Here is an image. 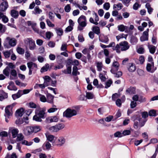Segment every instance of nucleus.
Here are the masks:
<instances>
[{
	"mask_svg": "<svg viewBox=\"0 0 158 158\" xmlns=\"http://www.w3.org/2000/svg\"><path fill=\"white\" fill-rule=\"evenodd\" d=\"M46 111L45 107L40 109L39 112H35V115L33 117V120L37 122H41L42 118L45 117Z\"/></svg>",
	"mask_w": 158,
	"mask_h": 158,
	"instance_id": "nucleus-1",
	"label": "nucleus"
},
{
	"mask_svg": "<svg viewBox=\"0 0 158 158\" xmlns=\"http://www.w3.org/2000/svg\"><path fill=\"white\" fill-rule=\"evenodd\" d=\"M16 44L17 41L15 39L8 37L6 38L3 45L5 48H9L15 46Z\"/></svg>",
	"mask_w": 158,
	"mask_h": 158,
	"instance_id": "nucleus-2",
	"label": "nucleus"
},
{
	"mask_svg": "<svg viewBox=\"0 0 158 158\" xmlns=\"http://www.w3.org/2000/svg\"><path fill=\"white\" fill-rule=\"evenodd\" d=\"M77 22L79 24L77 27L78 30H82L87 24L86 17L83 15H81L78 19Z\"/></svg>",
	"mask_w": 158,
	"mask_h": 158,
	"instance_id": "nucleus-3",
	"label": "nucleus"
},
{
	"mask_svg": "<svg viewBox=\"0 0 158 158\" xmlns=\"http://www.w3.org/2000/svg\"><path fill=\"white\" fill-rule=\"evenodd\" d=\"M16 105L15 103L12 104L7 106L5 109V113L4 114V116L6 118H9L12 116L13 113L12 109L13 107Z\"/></svg>",
	"mask_w": 158,
	"mask_h": 158,
	"instance_id": "nucleus-4",
	"label": "nucleus"
},
{
	"mask_svg": "<svg viewBox=\"0 0 158 158\" xmlns=\"http://www.w3.org/2000/svg\"><path fill=\"white\" fill-rule=\"evenodd\" d=\"M27 67L29 69L28 74L31 75L32 74V71L35 73L38 69L37 64L33 62L30 61L27 63Z\"/></svg>",
	"mask_w": 158,
	"mask_h": 158,
	"instance_id": "nucleus-5",
	"label": "nucleus"
},
{
	"mask_svg": "<svg viewBox=\"0 0 158 158\" xmlns=\"http://www.w3.org/2000/svg\"><path fill=\"white\" fill-rule=\"evenodd\" d=\"M77 112L76 110L70 108H68L63 113V116L66 118H71L76 115Z\"/></svg>",
	"mask_w": 158,
	"mask_h": 158,
	"instance_id": "nucleus-6",
	"label": "nucleus"
},
{
	"mask_svg": "<svg viewBox=\"0 0 158 158\" xmlns=\"http://www.w3.org/2000/svg\"><path fill=\"white\" fill-rule=\"evenodd\" d=\"M25 44L29 46L30 50H33L35 49L36 45L35 41L31 38H27L24 40Z\"/></svg>",
	"mask_w": 158,
	"mask_h": 158,
	"instance_id": "nucleus-7",
	"label": "nucleus"
},
{
	"mask_svg": "<svg viewBox=\"0 0 158 158\" xmlns=\"http://www.w3.org/2000/svg\"><path fill=\"white\" fill-rule=\"evenodd\" d=\"M142 118H138L137 120H135L134 122L133 127L135 129H137L139 127L140 128L144 125L146 122V121H144L142 122Z\"/></svg>",
	"mask_w": 158,
	"mask_h": 158,
	"instance_id": "nucleus-8",
	"label": "nucleus"
},
{
	"mask_svg": "<svg viewBox=\"0 0 158 158\" xmlns=\"http://www.w3.org/2000/svg\"><path fill=\"white\" fill-rule=\"evenodd\" d=\"M29 123L28 117H23V118L17 119L15 121V123L19 126L25 123V124H27Z\"/></svg>",
	"mask_w": 158,
	"mask_h": 158,
	"instance_id": "nucleus-9",
	"label": "nucleus"
},
{
	"mask_svg": "<svg viewBox=\"0 0 158 158\" xmlns=\"http://www.w3.org/2000/svg\"><path fill=\"white\" fill-rule=\"evenodd\" d=\"M59 119V117L56 116H50L46 118L45 122L47 123L56 122L58 121Z\"/></svg>",
	"mask_w": 158,
	"mask_h": 158,
	"instance_id": "nucleus-10",
	"label": "nucleus"
},
{
	"mask_svg": "<svg viewBox=\"0 0 158 158\" xmlns=\"http://www.w3.org/2000/svg\"><path fill=\"white\" fill-rule=\"evenodd\" d=\"M119 43L122 51H126L129 48L130 46L127 41H124L121 42Z\"/></svg>",
	"mask_w": 158,
	"mask_h": 158,
	"instance_id": "nucleus-11",
	"label": "nucleus"
},
{
	"mask_svg": "<svg viewBox=\"0 0 158 158\" xmlns=\"http://www.w3.org/2000/svg\"><path fill=\"white\" fill-rule=\"evenodd\" d=\"M32 126H27L23 129V133L26 136L31 135L33 133Z\"/></svg>",
	"mask_w": 158,
	"mask_h": 158,
	"instance_id": "nucleus-12",
	"label": "nucleus"
},
{
	"mask_svg": "<svg viewBox=\"0 0 158 158\" xmlns=\"http://www.w3.org/2000/svg\"><path fill=\"white\" fill-rule=\"evenodd\" d=\"M119 66V64L117 61H114L112 64V67L110 70L111 72L113 74H114L117 71Z\"/></svg>",
	"mask_w": 158,
	"mask_h": 158,
	"instance_id": "nucleus-13",
	"label": "nucleus"
},
{
	"mask_svg": "<svg viewBox=\"0 0 158 158\" xmlns=\"http://www.w3.org/2000/svg\"><path fill=\"white\" fill-rule=\"evenodd\" d=\"M146 69L148 72L153 73L156 69V68L154 67V63L152 62L151 64L148 63L147 64Z\"/></svg>",
	"mask_w": 158,
	"mask_h": 158,
	"instance_id": "nucleus-14",
	"label": "nucleus"
},
{
	"mask_svg": "<svg viewBox=\"0 0 158 158\" xmlns=\"http://www.w3.org/2000/svg\"><path fill=\"white\" fill-rule=\"evenodd\" d=\"M118 30L120 31L123 32L124 31L125 32L128 33L130 32L129 27L124 25L123 24L118 25Z\"/></svg>",
	"mask_w": 158,
	"mask_h": 158,
	"instance_id": "nucleus-15",
	"label": "nucleus"
},
{
	"mask_svg": "<svg viewBox=\"0 0 158 158\" xmlns=\"http://www.w3.org/2000/svg\"><path fill=\"white\" fill-rule=\"evenodd\" d=\"M8 5L7 2L5 1L0 5V10L2 11H5L8 7Z\"/></svg>",
	"mask_w": 158,
	"mask_h": 158,
	"instance_id": "nucleus-16",
	"label": "nucleus"
},
{
	"mask_svg": "<svg viewBox=\"0 0 158 158\" xmlns=\"http://www.w3.org/2000/svg\"><path fill=\"white\" fill-rule=\"evenodd\" d=\"M35 96L40 99V101L43 102H47V98L43 95L39 94L38 92H36L35 94Z\"/></svg>",
	"mask_w": 158,
	"mask_h": 158,
	"instance_id": "nucleus-17",
	"label": "nucleus"
},
{
	"mask_svg": "<svg viewBox=\"0 0 158 158\" xmlns=\"http://www.w3.org/2000/svg\"><path fill=\"white\" fill-rule=\"evenodd\" d=\"M44 85L46 86H48L50 85V83L52 79L51 78L48 76H46L44 77Z\"/></svg>",
	"mask_w": 158,
	"mask_h": 158,
	"instance_id": "nucleus-18",
	"label": "nucleus"
},
{
	"mask_svg": "<svg viewBox=\"0 0 158 158\" xmlns=\"http://www.w3.org/2000/svg\"><path fill=\"white\" fill-rule=\"evenodd\" d=\"M46 136L47 140L49 141L52 143H54L55 142L56 138L54 135H52L46 134Z\"/></svg>",
	"mask_w": 158,
	"mask_h": 158,
	"instance_id": "nucleus-19",
	"label": "nucleus"
},
{
	"mask_svg": "<svg viewBox=\"0 0 158 158\" xmlns=\"http://www.w3.org/2000/svg\"><path fill=\"white\" fill-rule=\"evenodd\" d=\"M127 68L128 71L131 72H134L136 69L135 64L132 63H129L128 65Z\"/></svg>",
	"mask_w": 158,
	"mask_h": 158,
	"instance_id": "nucleus-20",
	"label": "nucleus"
},
{
	"mask_svg": "<svg viewBox=\"0 0 158 158\" xmlns=\"http://www.w3.org/2000/svg\"><path fill=\"white\" fill-rule=\"evenodd\" d=\"M12 134V136L13 138L17 137L18 135L19 131L17 128H11L9 129Z\"/></svg>",
	"mask_w": 158,
	"mask_h": 158,
	"instance_id": "nucleus-21",
	"label": "nucleus"
},
{
	"mask_svg": "<svg viewBox=\"0 0 158 158\" xmlns=\"http://www.w3.org/2000/svg\"><path fill=\"white\" fill-rule=\"evenodd\" d=\"M103 72L104 73H100L99 75V77L102 81H104L107 79L106 74V72L104 71Z\"/></svg>",
	"mask_w": 158,
	"mask_h": 158,
	"instance_id": "nucleus-22",
	"label": "nucleus"
},
{
	"mask_svg": "<svg viewBox=\"0 0 158 158\" xmlns=\"http://www.w3.org/2000/svg\"><path fill=\"white\" fill-rule=\"evenodd\" d=\"M7 88L10 90L16 91L17 89V88L14 85V83L12 81H10L9 83V85L7 86Z\"/></svg>",
	"mask_w": 158,
	"mask_h": 158,
	"instance_id": "nucleus-23",
	"label": "nucleus"
},
{
	"mask_svg": "<svg viewBox=\"0 0 158 158\" xmlns=\"http://www.w3.org/2000/svg\"><path fill=\"white\" fill-rule=\"evenodd\" d=\"M47 96V102L52 103L53 102V99L54 96L50 94H48L46 95Z\"/></svg>",
	"mask_w": 158,
	"mask_h": 158,
	"instance_id": "nucleus-24",
	"label": "nucleus"
},
{
	"mask_svg": "<svg viewBox=\"0 0 158 158\" xmlns=\"http://www.w3.org/2000/svg\"><path fill=\"white\" fill-rule=\"evenodd\" d=\"M10 14L12 17L15 19L17 18L19 15L18 11L15 10H11Z\"/></svg>",
	"mask_w": 158,
	"mask_h": 158,
	"instance_id": "nucleus-25",
	"label": "nucleus"
},
{
	"mask_svg": "<svg viewBox=\"0 0 158 158\" xmlns=\"http://www.w3.org/2000/svg\"><path fill=\"white\" fill-rule=\"evenodd\" d=\"M127 94H133L135 93V89L134 87H130L126 90Z\"/></svg>",
	"mask_w": 158,
	"mask_h": 158,
	"instance_id": "nucleus-26",
	"label": "nucleus"
},
{
	"mask_svg": "<svg viewBox=\"0 0 158 158\" xmlns=\"http://www.w3.org/2000/svg\"><path fill=\"white\" fill-rule=\"evenodd\" d=\"M148 48L150 52L152 54H154L155 52L156 47L155 46L150 45H148Z\"/></svg>",
	"mask_w": 158,
	"mask_h": 158,
	"instance_id": "nucleus-27",
	"label": "nucleus"
},
{
	"mask_svg": "<svg viewBox=\"0 0 158 158\" xmlns=\"http://www.w3.org/2000/svg\"><path fill=\"white\" fill-rule=\"evenodd\" d=\"M92 30L94 33L98 35H99L100 33V28L98 26H94L92 27Z\"/></svg>",
	"mask_w": 158,
	"mask_h": 158,
	"instance_id": "nucleus-28",
	"label": "nucleus"
},
{
	"mask_svg": "<svg viewBox=\"0 0 158 158\" xmlns=\"http://www.w3.org/2000/svg\"><path fill=\"white\" fill-rule=\"evenodd\" d=\"M24 110V109L23 108L17 110L16 112V115L21 117L23 114Z\"/></svg>",
	"mask_w": 158,
	"mask_h": 158,
	"instance_id": "nucleus-29",
	"label": "nucleus"
},
{
	"mask_svg": "<svg viewBox=\"0 0 158 158\" xmlns=\"http://www.w3.org/2000/svg\"><path fill=\"white\" fill-rule=\"evenodd\" d=\"M96 65L98 71H101L102 70L103 67V64L102 62H97L96 63Z\"/></svg>",
	"mask_w": 158,
	"mask_h": 158,
	"instance_id": "nucleus-30",
	"label": "nucleus"
},
{
	"mask_svg": "<svg viewBox=\"0 0 158 158\" xmlns=\"http://www.w3.org/2000/svg\"><path fill=\"white\" fill-rule=\"evenodd\" d=\"M100 40L101 42L105 43H107L109 41L108 36L104 35H103Z\"/></svg>",
	"mask_w": 158,
	"mask_h": 158,
	"instance_id": "nucleus-31",
	"label": "nucleus"
},
{
	"mask_svg": "<svg viewBox=\"0 0 158 158\" xmlns=\"http://www.w3.org/2000/svg\"><path fill=\"white\" fill-rule=\"evenodd\" d=\"M42 12V10L40 9L38 6H36L34 9V11H32V13L35 15L39 14Z\"/></svg>",
	"mask_w": 158,
	"mask_h": 158,
	"instance_id": "nucleus-32",
	"label": "nucleus"
},
{
	"mask_svg": "<svg viewBox=\"0 0 158 158\" xmlns=\"http://www.w3.org/2000/svg\"><path fill=\"white\" fill-rule=\"evenodd\" d=\"M113 50L115 51L117 53H120L121 50L120 43H119V44H117L116 46H115L113 48Z\"/></svg>",
	"mask_w": 158,
	"mask_h": 158,
	"instance_id": "nucleus-33",
	"label": "nucleus"
},
{
	"mask_svg": "<svg viewBox=\"0 0 158 158\" xmlns=\"http://www.w3.org/2000/svg\"><path fill=\"white\" fill-rule=\"evenodd\" d=\"M146 7L147 8L148 12L149 14H151L153 11V9L152 8L150 4L149 3H147L145 5Z\"/></svg>",
	"mask_w": 158,
	"mask_h": 158,
	"instance_id": "nucleus-34",
	"label": "nucleus"
},
{
	"mask_svg": "<svg viewBox=\"0 0 158 158\" xmlns=\"http://www.w3.org/2000/svg\"><path fill=\"white\" fill-rule=\"evenodd\" d=\"M57 110L58 109L56 107V106L53 105L52 107L48 110V112L49 113H53L57 111Z\"/></svg>",
	"mask_w": 158,
	"mask_h": 158,
	"instance_id": "nucleus-35",
	"label": "nucleus"
},
{
	"mask_svg": "<svg viewBox=\"0 0 158 158\" xmlns=\"http://www.w3.org/2000/svg\"><path fill=\"white\" fill-rule=\"evenodd\" d=\"M47 87L45 85H44V83L43 84H36L34 88L35 89H37L38 88H40L42 89H43L45 88V87Z\"/></svg>",
	"mask_w": 158,
	"mask_h": 158,
	"instance_id": "nucleus-36",
	"label": "nucleus"
},
{
	"mask_svg": "<svg viewBox=\"0 0 158 158\" xmlns=\"http://www.w3.org/2000/svg\"><path fill=\"white\" fill-rule=\"evenodd\" d=\"M71 67L68 66L67 67L66 69L62 70V72L65 74H70L71 73Z\"/></svg>",
	"mask_w": 158,
	"mask_h": 158,
	"instance_id": "nucleus-37",
	"label": "nucleus"
},
{
	"mask_svg": "<svg viewBox=\"0 0 158 158\" xmlns=\"http://www.w3.org/2000/svg\"><path fill=\"white\" fill-rule=\"evenodd\" d=\"M7 98L8 94L7 93L3 92L2 94H0V101H2Z\"/></svg>",
	"mask_w": 158,
	"mask_h": 158,
	"instance_id": "nucleus-38",
	"label": "nucleus"
},
{
	"mask_svg": "<svg viewBox=\"0 0 158 158\" xmlns=\"http://www.w3.org/2000/svg\"><path fill=\"white\" fill-rule=\"evenodd\" d=\"M33 143V142L32 141H28L25 140H23L21 142V143L22 144L24 145L27 146H31L32 144Z\"/></svg>",
	"mask_w": 158,
	"mask_h": 158,
	"instance_id": "nucleus-39",
	"label": "nucleus"
},
{
	"mask_svg": "<svg viewBox=\"0 0 158 158\" xmlns=\"http://www.w3.org/2000/svg\"><path fill=\"white\" fill-rule=\"evenodd\" d=\"M49 65L48 64H46L41 69L40 72H44L47 71L49 68Z\"/></svg>",
	"mask_w": 158,
	"mask_h": 158,
	"instance_id": "nucleus-40",
	"label": "nucleus"
},
{
	"mask_svg": "<svg viewBox=\"0 0 158 158\" xmlns=\"http://www.w3.org/2000/svg\"><path fill=\"white\" fill-rule=\"evenodd\" d=\"M16 140L17 141H20L23 140L24 139V136L22 133H20L17 135Z\"/></svg>",
	"mask_w": 158,
	"mask_h": 158,
	"instance_id": "nucleus-41",
	"label": "nucleus"
},
{
	"mask_svg": "<svg viewBox=\"0 0 158 158\" xmlns=\"http://www.w3.org/2000/svg\"><path fill=\"white\" fill-rule=\"evenodd\" d=\"M78 69L77 67L74 66L73 69L72 74L74 76H76L77 75H79L80 73L78 71Z\"/></svg>",
	"mask_w": 158,
	"mask_h": 158,
	"instance_id": "nucleus-42",
	"label": "nucleus"
},
{
	"mask_svg": "<svg viewBox=\"0 0 158 158\" xmlns=\"http://www.w3.org/2000/svg\"><path fill=\"white\" fill-rule=\"evenodd\" d=\"M59 145L61 146L65 142V139L63 137H60L58 139Z\"/></svg>",
	"mask_w": 158,
	"mask_h": 158,
	"instance_id": "nucleus-43",
	"label": "nucleus"
},
{
	"mask_svg": "<svg viewBox=\"0 0 158 158\" xmlns=\"http://www.w3.org/2000/svg\"><path fill=\"white\" fill-rule=\"evenodd\" d=\"M32 132L33 133V132L36 133L41 130V127L40 126H34L33 127H32Z\"/></svg>",
	"mask_w": 158,
	"mask_h": 158,
	"instance_id": "nucleus-44",
	"label": "nucleus"
},
{
	"mask_svg": "<svg viewBox=\"0 0 158 158\" xmlns=\"http://www.w3.org/2000/svg\"><path fill=\"white\" fill-rule=\"evenodd\" d=\"M56 127L58 131L62 130L64 127V125L63 123H59L56 125Z\"/></svg>",
	"mask_w": 158,
	"mask_h": 158,
	"instance_id": "nucleus-45",
	"label": "nucleus"
},
{
	"mask_svg": "<svg viewBox=\"0 0 158 158\" xmlns=\"http://www.w3.org/2000/svg\"><path fill=\"white\" fill-rule=\"evenodd\" d=\"M56 31L58 35L59 36H61L63 35V31L62 28H56Z\"/></svg>",
	"mask_w": 158,
	"mask_h": 158,
	"instance_id": "nucleus-46",
	"label": "nucleus"
},
{
	"mask_svg": "<svg viewBox=\"0 0 158 158\" xmlns=\"http://www.w3.org/2000/svg\"><path fill=\"white\" fill-rule=\"evenodd\" d=\"M112 81L111 79H109L105 83V88L107 89L110 86L111 84L112 83Z\"/></svg>",
	"mask_w": 158,
	"mask_h": 158,
	"instance_id": "nucleus-47",
	"label": "nucleus"
},
{
	"mask_svg": "<svg viewBox=\"0 0 158 158\" xmlns=\"http://www.w3.org/2000/svg\"><path fill=\"white\" fill-rule=\"evenodd\" d=\"M130 42L132 44H135L137 42L138 39L136 37L133 36L131 38Z\"/></svg>",
	"mask_w": 158,
	"mask_h": 158,
	"instance_id": "nucleus-48",
	"label": "nucleus"
},
{
	"mask_svg": "<svg viewBox=\"0 0 158 158\" xmlns=\"http://www.w3.org/2000/svg\"><path fill=\"white\" fill-rule=\"evenodd\" d=\"M48 129L52 132H56L58 131L56 125L49 127V128H48Z\"/></svg>",
	"mask_w": 158,
	"mask_h": 158,
	"instance_id": "nucleus-49",
	"label": "nucleus"
},
{
	"mask_svg": "<svg viewBox=\"0 0 158 158\" xmlns=\"http://www.w3.org/2000/svg\"><path fill=\"white\" fill-rule=\"evenodd\" d=\"M94 94L90 92H87L86 94V97L88 99H92L94 97Z\"/></svg>",
	"mask_w": 158,
	"mask_h": 158,
	"instance_id": "nucleus-50",
	"label": "nucleus"
},
{
	"mask_svg": "<svg viewBox=\"0 0 158 158\" xmlns=\"http://www.w3.org/2000/svg\"><path fill=\"white\" fill-rule=\"evenodd\" d=\"M67 44L66 43H63L60 48V49L61 51L67 52Z\"/></svg>",
	"mask_w": 158,
	"mask_h": 158,
	"instance_id": "nucleus-51",
	"label": "nucleus"
},
{
	"mask_svg": "<svg viewBox=\"0 0 158 158\" xmlns=\"http://www.w3.org/2000/svg\"><path fill=\"white\" fill-rule=\"evenodd\" d=\"M9 69L7 67L3 71V73L6 76H8L9 74Z\"/></svg>",
	"mask_w": 158,
	"mask_h": 158,
	"instance_id": "nucleus-52",
	"label": "nucleus"
},
{
	"mask_svg": "<svg viewBox=\"0 0 158 158\" xmlns=\"http://www.w3.org/2000/svg\"><path fill=\"white\" fill-rule=\"evenodd\" d=\"M148 114L150 116H155L156 115V111L154 110H150Z\"/></svg>",
	"mask_w": 158,
	"mask_h": 158,
	"instance_id": "nucleus-53",
	"label": "nucleus"
},
{
	"mask_svg": "<svg viewBox=\"0 0 158 158\" xmlns=\"http://www.w3.org/2000/svg\"><path fill=\"white\" fill-rule=\"evenodd\" d=\"M3 53L5 57L6 58H8L11 55V53L10 51L3 52Z\"/></svg>",
	"mask_w": 158,
	"mask_h": 158,
	"instance_id": "nucleus-54",
	"label": "nucleus"
},
{
	"mask_svg": "<svg viewBox=\"0 0 158 158\" xmlns=\"http://www.w3.org/2000/svg\"><path fill=\"white\" fill-rule=\"evenodd\" d=\"M27 23L28 26H31L32 27L35 26L36 25L35 23L31 21H28L27 22Z\"/></svg>",
	"mask_w": 158,
	"mask_h": 158,
	"instance_id": "nucleus-55",
	"label": "nucleus"
},
{
	"mask_svg": "<svg viewBox=\"0 0 158 158\" xmlns=\"http://www.w3.org/2000/svg\"><path fill=\"white\" fill-rule=\"evenodd\" d=\"M17 51L18 53L20 54H23L24 52V49L20 47H18L17 48Z\"/></svg>",
	"mask_w": 158,
	"mask_h": 158,
	"instance_id": "nucleus-56",
	"label": "nucleus"
},
{
	"mask_svg": "<svg viewBox=\"0 0 158 158\" xmlns=\"http://www.w3.org/2000/svg\"><path fill=\"white\" fill-rule=\"evenodd\" d=\"M110 4L109 2H106L103 5V8L106 10L109 9L110 7Z\"/></svg>",
	"mask_w": 158,
	"mask_h": 158,
	"instance_id": "nucleus-57",
	"label": "nucleus"
},
{
	"mask_svg": "<svg viewBox=\"0 0 158 158\" xmlns=\"http://www.w3.org/2000/svg\"><path fill=\"white\" fill-rule=\"evenodd\" d=\"M17 157L16 153L15 152H13L10 156L9 155H7L5 158H17Z\"/></svg>",
	"mask_w": 158,
	"mask_h": 158,
	"instance_id": "nucleus-58",
	"label": "nucleus"
},
{
	"mask_svg": "<svg viewBox=\"0 0 158 158\" xmlns=\"http://www.w3.org/2000/svg\"><path fill=\"white\" fill-rule=\"evenodd\" d=\"M144 58L143 56H140L139 58V62L138 63V64L139 63L140 64H143L144 61Z\"/></svg>",
	"mask_w": 158,
	"mask_h": 158,
	"instance_id": "nucleus-59",
	"label": "nucleus"
},
{
	"mask_svg": "<svg viewBox=\"0 0 158 158\" xmlns=\"http://www.w3.org/2000/svg\"><path fill=\"white\" fill-rule=\"evenodd\" d=\"M137 52L139 54H143L144 53V49L143 48L140 47L137 49Z\"/></svg>",
	"mask_w": 158,
	"mask_h": 158,
	"instance_id": "nucleus-60",
	"label": "nucleus"
},
{
	"mask_svg": "<svg viewBox=\"0 0 158 158\" xmlns=\"http://www.w3.org/2000/svg\"><path fill=\"white\" fill-rule=\"evenodd\" d=\"M52 35V33L50 31L47 32L45 34L46 38L48 40L50 39Z\"/></svg>",
	"mask_w": 158,
	"mask_h": 158,
	"instance_id": "nucleus-61",
	"label": "nucleus"
},
{
	"mask_svg": "<svg viewBox=\"0 0 158 158\" xmlns=\"http://www.w3.org/2000/svg\"><path fill=\"white\" fill-rule=\"evenodd\" d=\"M71 64L73 65L77 66L79 64V62L77 60L75 59L71 60Z\"/></svg>",
	"mask_w": 158,
	"mask_h": 158,
	"instance_id": "nucleus-62",
	"label": "nucleus"
},
{
	"mask_svg": "<svg viewBox=\"0 0 158 158\" xmlns=\"http://www.w3.org/2000/svg\"><path fill=\"white\" fill-rule=\"evenodd\" d=\"M44 145L46 148V149L47 150H49L51 147V144L48 142H46L44 143Z\"/></svg>",
	"mask_w": 158,
	"mask_h": 158,
	"instance_id": "nucleus-63",
	"label": "nucleus"
},
{
	"mask_svg": "<svg viewBox=\"0 0 158 158\" xmlns=\"http://www.w3.org/2000/svg\"><path fill=\"white\" fill-rule=\"evenodd\" d=\"M137 106V103L135 101H131L130 104L131 108H134Z\"/></svg>",
	"mask_w": 158,
	"mask_h": 158,
	"instance_id": "nucleus-64",
	"label": "nucleus"
}]
</instances>
